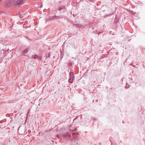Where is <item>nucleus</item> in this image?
Instances as JSON below:
<instances>
[{"instance_id": "f257e3e1", "label": "nucleus", "mask_w": 145, "mask_h": 145, "mask_svg": "<svg viewBox=\"0 0 145 145\" xmlns=\"http://www.w3.org/2000/svg\"><path fill=\"white\" fill-rule=\"evenodd\" d=\"M24 3V0H17L14 3L13 6L15 7H17L22 5Z\"/></svg>"}, {"instance_id": "f03ea898", "label": "nucleus", "mask_w": 145, "mask_h": 145, "mask_svg": "<svg viewBox=\"0 0 145 145\" xmlns=\"http://www.w3.org/2000/svg\"><path fill=\"white\" fill-rule=\"evenodd\" d=\"M12 5V2L11 1H8L5 2V6L6 7L8 8L10 7Z\"/></svg>"}, {"instance_id": "7ed1b4c3", "label": "nucleus", "mask_w": 145, "mask_h": 145, "mask_svg": "<svg viewBox=\"0 0 145 145\" xmlns=\"http://www.w3.org/2000/svg\"><path fill=\"white\" fill-rule=\"evenodd\" d=\"M33 58L35 59H37L39 60H41L42 59V57L40 56H37V55H35L32 56Z\"/></svg>"}, {"instance_id": "20e7f679", "label": "nucleus", "mask_w": 145, "mask_h": 145, "mask_svg": "<svg viewBox=\"0 0 145 145\" xmlns=\"http://www.w3.org/2000/svg\"><path fill=\"white\" fill-rule=\"evenodd\" d=\"M69 75L70 76V78H74V74L72 72H70L69 73Z\"/></svg>"}, {"instance_id": "39448f33", "label": "nucleus", "mask_w": 145, "mask_h": 145, "mask_svg": "<svg viewBox=\"0 0 145 145\" xmlns=\"http://www.w3.org/2000/svg\"><path fill=\"white\" fill-rule=\"evenodd\" d=\"M118 21V17L116 15V18L114 19V23H117Z\"/></svg>"}, {"instance_id": "423d86ee", "label": "nucleus", "mask_w": 145, "mask_h": 145, "mask_svg": "<svg viewBox=\"0 0 145 145\" xmlns=\"http://www.w3.org/2000/svg\"><path fill=\"white\" fill-rule=\"evenodd\" d=\"M29 51V48H27L25 49L23 51V53L24 54H26Z\"/></svg>"}, {"instance_id": "0eeeda50", "label": "nucleus", "mask_w": 145, "mask_h": 145, "mask_svg": "<svg viewBox=\"0 0 145 145\" xmlns=\"http://www.w3.org/2000/svg\"><path fill=\"white\" fill-rule=\"evenodd\" d=\"M68 81L69 83H72L73 82V78H69L68 80Z\"/></svg>"}, {"instance_id": "6e6552de", "label": "nucleus", "mask_w": 145, "mask_h": 145, "mask_svg": "<svg viewBox=\"0 0 145 145\" xmlns=\"http://www.w3.org/2000/svg\"><path fill=\"white\" fill-rule=\"evenodd\" d=\"M63 56H64L63 52H61L60 59H62Z\"/></svg>"}, {"instance_id": "1a4fd4ad", "label": "nucleus", "mask_w": 145, "mask_h": 145, "mask_svg": "<svg viewBox=\"0 0 145 145\" xmlns=\"http://www.w3.org/2000/svg\"><path fill=\"white\" fill-rule=\"evenodd\" d=\"M125 87L126 88H128L129 87V85L128 84L126 83Z\"/></svg>"}, {"instance_id": "9d476101", "label": "nucleus", "mask_w": 145, "mask_h": 145, "mask_svg": "<svg viewBox=\"0 0 145 145\" xmlns=\"http://www.w3.org/2000/svg\"><path fill=\"white\" fill-rule=\"evenodd\" d=\"M65 7H60L59 8L58 10L59 11L65 8Z\"/></svg>"}, {"instance_id": "9b49d317", "label": "nucleus", "mask_w": 145, "mask_h": 145, "mask_svg": "<svg viewBox=\"0 0 145 145\" xmlns=\"http://www.w3.org/2000/svg\"><path fill=\"white\" fill-rule=\"evenodd\" d=\"M72 63H71V62L69 63V66H72Z\"/></svg>"}, {"instance_id": "f8f14e48", "label": "nucleus", "mask_w": 145, "mask_h": 145, "mask_svg": "<svg viewBox=\"0 0 145 145\" xmlns=\"http://www.w3.org/2000/svg\"><path fill=\"white\" fill-rule=\"evenodd\" d=\"M3 120H1L0 121V124L1 123H3Z\"/></svg>"}, {"instance_id": "ddd939ff", "label": "nucleus", "mask_w": 145, "mask_h": 145, "mask_svg": "<svg viewBox=\"0 0 145 145\" xmlns=\"http://www.w3.org/2000/svg\"><path fill=\"white\" fill-rule=\"evenodd\" d=\"M50 53H48V57H49L50 56Z\"/></svg>"}, {"instance_id": "4468645a", "label": "nucleus", "mask_w": 145, "mask_h": 145, "mask_svg": "<svg viewBox=\"0 0 145 145\" xmlns=\"http://www.w3.org/2000/svg\"><path fill=\"white\" fill-rule=\"evenodd\" d=\"M93 120H95H95H97V119H96L95 118H93Z\"/></svg>"}, {"instance_id": "2eb2a0df", "label": "nucleus", "mask_w": 145, "mask_h": 145, "mask_svg": "<svg viewBox=\"0 0 145 145\" xmlns=\"http://www.w3.org/2000/svg\"><path fill=\"white\" fill-rule=\"evenodd\" d=\"M20 18H22V16H21V15H20Z\"/></svg>"}, {"instance_id": "dca6fc26", "label": "nucleus", "mask_w": 145, "mask_h": 145, "mask_svg": "<svg viewBox=\"0 0 145 145\" xmlns=\"http://www.w3.org/2000/svg\"><path fill=\"white\" fill-rule=\"evenodd\" d=\"M75 140L76 141H77L78 140V138H75Z\"/></svg>"}, {"instance_id": "f3484780", "label": "nucleus", "mask_w": 145, "mask_h": 145, "mask_svg": "<svg viewBox=\"0 0 145 145\" xmlns=\"http://www.w3.org/2000/svg\"><path fill=\"white\" fill-rule=\"evenodd\" d=\"M3 1V0H0V3H1V2Z\"/></svg>"}, {"instance_id": "a211bd4d", "label": "nucleus", "mask_w": 145, "mask_h": 145, "mask_svg": "<svg viewBox=\"0 0 145 145\" xmlns=\"http://www.w3.org/2000/svg\"><path fill=\"white\" fill-rule=\"evenodd\" d=\"M93 1V2H94L96 1V0H92Z\"/></svg>"}, {"instance_id": "6ab92c4d", "label": "nucleus", "mask_w": 145, "mask_h": 145, "mask_svg": "<svg viewBox=\"0 0 145 145\" xmlns=\"http://www.w3.org/2000/svg\"><path fill=\"white\" fill-rule=\"evenodd\" d=\"M76 118H75V119H74V121H75V120H76Z\"/></svg>"}, {"instance_id": "aec40b11", "label": "nucleus", "mask_w": 145, "mask_h": 145, "mask_svg": "<svg viewBox=\"0 0 145 145\" xmlns=\"http://www.w3.org/2000/svg\"><path fill=\"white\" fill-rule=\"evenodd\" d=\"M5 120V121H4V122H6V120Z\"/></svg>"}, {"instance_id": "412c9836", "label": "nucleus", "mask_w": 145, "mask_h": 145, "mask_svg": "<svg viewBox=\"0 0 145 145\" xmlns=\"http://www.w3.org/2000/svg\"><path fill=\"white\" fill-rule=\"evenodd\" d=\"M132 65L133 66H135V65H133V64H132Z\"/></svg>"}]
</instances>
